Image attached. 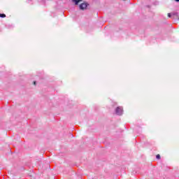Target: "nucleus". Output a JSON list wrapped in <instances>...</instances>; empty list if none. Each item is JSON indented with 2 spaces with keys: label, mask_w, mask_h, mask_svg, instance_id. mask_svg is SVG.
Returning <instances> with one entry per match:
<instances>
[{
  "label": "nucleus",
  "mask_w": 179,
  "mask_h": 179,
  "mask_svg": "<svg viewBox=\"0 0 179 179\" xmlns=\"http://www.w3.org/2000/svg\"><path fill=\"white\" fill-rule=\"evenodd\" d=\"M115 113L117 115H122V108L117 107L115 110Z\"/></svg>",
  "instance_id": "f257e3e1"
},
{
  "label": "nucleus",
  "mask_w": 179,
  "mask_h": 179,
  "mask_svg": "<svg viewBox=\"0 0 179 179\" xmlns=\"http://www.w3.org/2000/svg\"><path fill=\"white\" fill-rule=\"evenodd\" d=\"M87 3H83L80 5V9L82 10H84V9H86L87 8Z\"/></svg>",
  "instance_id": "f03ea898"
},
{
  "label": "nucleus",
  "mask_w": 179,
  "mask_h": 179,
  "mask_svg": "<svg viewBox=\"0 0 179 179\" xmlns=\"http://www.w3.org/2000/svg\"><path fill=\"white\" fill-rule=\"evenodd\" d=\"M82 1L83 0H71V2H73V3H75V5H78L79 2H82Z\"/></svg>",
  "instance_id": "7ed1b4c3"
},
{
  "label": "nucleus",
  "mask_w": 179,
  "mask_h": 179,
  "mask_svg": "<svg viewBox=\"0 0 179 179\" xmlns=\"http://www.w3.org/2000/svg\"><path fill=\"white\" fill-rule=\"evenodd\" d=\"M173 16H177L178 17V13H172Z\"/></svg>",
  "instance_id": "20e7f679"
},
{
  "label": "nucleus",
  "mask_w": 179,
  "mask_h": 179,
  "mask_svg": "<svg viewBox=\"0 0 179 179\" xmlns=\"http://www.w3.org/2000/svg\"><path fill=\"white\" fill-rule=\"evenodd\" d=\"M0 17H6L5 14H0Z\"/></svg>",
  "instance_id": "39448f33"
},
{
  "label": "nucleus",
  "mask_w": 179,
  "mask_h": 179,
  "mask_svg": "<svg viewBox=\"0 0 179 179\" xmlns=\"http://www.w3.org/2000/svg\"><path fill=\"white\" fill-rule=\"evenodd\" d=\"M156 158L158 159H160V155H157L156 156Z\"/></svg>",
  "instance_id": "423d86ee"
},
{
  "label": "nucleus",
  "mask_w": 179,
  "mask_h": 179,
  "mask_svg": "<svg viewBox=\"0 0 179 179\" xmlns=\"http://www.w3.org/2000/svg\"><path fill=\"white\" fill-rule=\"evenodd\" d=\"M168 17H171V13H168Z\"/></svg>",
  "instance_id": "0eeeda50"
},
{
  "label": "nucleus",
  "mask_w": 179,
  "mask_h": 179,
  "mask_svg": "<svg viewBox=\"0 0 179 179\" xmlns=\"http://www.w3.org/2000/svg\"><path fill=\"white\" fill-rule=\"evenodd\" d=\"M176 1V2H179V0H175Z\"/></svg>",
  "instance_id": "6e6552de"
},
{
  "label": "nucleus",
  "mask_w": 179,
  "mask_h": 179,
  "mask_svg": "<svg viewBox=\"0 0 179 179\" xmlns=\"http://www.w3.org/2000/svg\"><path fill=\"white\" fill-rule=\"evenodd\" d=\"M123 1H127V0H123Z\"/></svg>",
  "instance_id": "1a4fd4ad"
}]
</instances>
